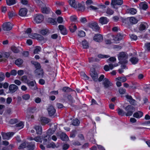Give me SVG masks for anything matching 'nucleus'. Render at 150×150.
<instances>
[{"instance_id": "nucleus-1", "label": "nucleus", "mask_w": 150, "mask_h": 150, "mask_svg": "<svg viewBox=\"0 0 150 150\" xmlns=\"http://www.w3.org/2000/svg\"><path fill=\"white\" fill-rule=\"evenodd\" d=\"M128 58V54L124 52L120 53L118 56V58L120 61L119 62L122 64L127 63Z\"/></svg>"}, {"instance_id": "nucleus-2", "label": "nucleus", "mask_w": 150, "mask_h": 150, "mask_svg": "<svg viewBox=\"0 0 150 150\" xmlns=\"http://www.w3.org/2000/svg\"><path fill=\"white\" fill-rule=\"evenodd\" d=\"M125 115L127 116H131L135 111L134 107L132 105H128L125 108Z\"/></svg>"}, {"instance_id": "nucleus-3", "label": "nucleus", "mask_w": 150, "mask_h": 150, "mask_svg": "<svg viewBox=\"0 0 150 150\" xmlns=\"http://www.w3.org/2000/svg\"><path fill=\"white\" fill-rule=\"evenodd\" d=\"M103 84L105 88L110 89L112 86V83L109 80L105 78L103 80Z\"/></svg>"}, {"instance_id": "nucleus-4", "label": "nucleus", "mask_w": 150, "mask_h": 150, "mask_svg": "<svg viewBox=\"0 0 150 150\" xmlns=\"http://www.w3.org/2000/svg\"><path fill=\"white\" fill-rule=\"evenodd\" d=\"M13 25L10 22L4 23L2 25V29L5 31H8L12 28Z\"/></svg>"}, {"instance_id": "nucleus-5", "label": "nucleus", "mask_w": 150, "mask_h": 150, "mask_svg": "<svg viewBox=\"0 0 150 150\" xmlns=\"http://www.w3.org/2000/svg\"><path fill=\"white\" fill-rule=\"evenodd\" d=\"M13 134V132L5 133L2 132L1 133V135L4 140H8Z\"/></svg>"}, {"instance_id": "nucleus-6", "label": "nucleus", "mask_w": 150, "mask_h": 150, "mask_svg": "<svg viewBox=\"0 0 150 150\" xmlns=\"http://www.w3.org/2000/svg\"><path fill=\"white\" fill-rule=\"evenodd\" d=\"M44 17L42 15H37L34 19V22L36 23H41L43 21Z\"/></svg>"}, {"instance_id": "nucleus-7", "label": "nucleus", "mask_w": 150, "mask_h": 150, "mask_svg": "<svg viewBox=\"0 0 150 150\" xmlns=\"http://www.w3.org/2000/svg\"><path fill=\"white\" fill-rule=\"evenodd\" d=\"M18 89V86L14 84H11L9 87V91L11 93H15L17 91Z\"/></svg>"}, {"instance_id": "nucleus-8", "label": "nucleus", "mask_w": 150, "mask_h": 150, "mask_svg": "<svg viewBox=\"0 0 150 150\" xmlns=\"http://www.w3.org/2000/svg\"><path fill=\"white\" fill-rule=\"evenodd\" d=\"M29 37L32 38H37L38 40H42L44 39V38L41 35L37 33H34L33 35H29Z\"/></svg>"}, {"instance_id": "nucleus-9", "label": "nucleus", "mask_w": 150, "mask_h": 150, "mask_svg": "<svg viewBox=\"0 0 150 150\" xmlns=\"http://www.w3.org/2000/svg\"><path fill=\"white\" fill-rule=\"evenodd\" d=\"M34 146V144H32L31 145H29L28 143L24 142L21 143L18 147V149H21L25 148L26 147H33Z\"/></svg>"}, {"instance_id": "nucleus-10", "label": "nucleus", "mask_w": 150, "mask_h": 150, "mask_svg": "<svg viewBox=\"0 0 150 150\" xmlns=\"http://www.w3.org/2000/svg\"><path fill=\"white\" fill-rule=\"evenodd\" d=\"M48 114L50 116H52L54 114L56 110L52 105L49 106L47 108Z\"/></svg>"}, {"instance_id": "nucleus-11", "label": "nucleus", "mask_w": 150, "mask_h": 150, "mask_svg": "<svg viewBox=\"0 0 150 150\" xmlns=\"http://www.w3.org/2000/svg\"><path fill=\"white\" fill-rule=\"evenodd\" d=\"M123 3L122 0H112L111 4L112 6L115 8V6L116 5H121Z\"/></svg>"}, {"instance_id": "nucleus-12", "label": "nucleus", "mask_w": 150, "mask_h": 150, "mask_svg": "<svg viewBox=\"0 0 150 150\" xmlns=\"http://www.w3.org/2000/svg\"><path fill=\"white\" fill-rule=\"evenodd\" d=\"M90 74L93 79L95 81H97L98 80V74L94 69H93L90 73Z\"/></svg>"}, {"instance_id": "nucleus-13", "label": "nucleus", "mask_w": 150, "mask_h": 150, "mask_svg": "<svg viewBox=\"0 0 150 150\" xmlns=\"http://www.w3.org/2000/svg\"><path fill=\"white\" fill-rule=\"evenodd\" d=\"M88 26L95 30H98L100 29V28L98 24L96 22L89 23L88 24Z\"/></svg>"}, {"instance_id": "nucleus-14", "label": "nucleus", "mask_w": 150, "mask_h": 150, "mask_svg": "<svg viewBox=\"0 0 150 150\" xmlns=\"http://www.w3.org/2000/svg\"><path fill=\"white\" fill-rule=\"evenodd\" d=\"M93 40H94L97 42H100L103 40V37L102 35L98 34L94 36Z\"/></svg>"}, {"instance_id": "nucleus-15", "label": "nucleus", "mask_w": 150, "mask_h": 150, "mask_svg": "<svg viewBox=\"0 0 150 150\" xmlns=\"http://www.w3.org/2000/svg\"><path fill=\"white\" fill-rule=\"evenodd\" d=\"M60 30L61 33L64 35L67 34V32L66 28L62 25H59L58 26Z\"/></svg>"}, {"instance_id": "nucleus-16", "label": "nucleus", "mask_w": 150, "mask_h": 150, "mask_svg": "<svg viewBox=\"0 0 150 150\" xmlns=\"http://www.w3.org/2000/svg\"><path fill=\"white\" fill-rule=\"evenodd\" d=\"M41 11L43 13L48 14L51 11L50 8L46 5L44 7H42Z\"/></svg>"}, {"instance_id": "nucleus-17", "label": "nucleus", "mask_w": 150, "mask_h": 150, "mask_svg": "<svg viewBox=\"0 0 150 150\" xmlns=\"http://www.w3.org/2000/svg\"><path fill=\"white\" fill-rule=\"evenodd\" d=\"M27 12V10L26 8H21L19 10V15L21 16H24L26 15Z\"/></svg>"}, {"instance_id": "nucleus-18", "label": "nucleus", "mask_w": 150, "mask_h": 150, "mask_svg": "<svg viewBox=\"0 0 150 150\" xmlns=\"http://www.w3.org/2000/svg\"><path fill=\"white\" fill-rule=\"evenodd\" d=\"M99 21L102 25H104L106 24L108 22L109 20L106 17H103L100 18Z\"/></svg>"}, {"instance_id": "nucleus-19", "label": "nucleus", "mask_w": 150, "mask_h": 150, "mask_svg": "<svg viewBox=\"0 0 150 150\" xmlns=\"http://www.w3.org/2000/svg\"><path fill=\"white\" fill-rule=\"evenodd\" d=\"M35 73L37 76H39V77L40 76L42 77L43 75V72L41 69H36L35 71Z\"/></svg>"}, {"instance_id": "nucleus-20", "label": "nucleus", "mask_w": 150, "mask_h": 150, "mask_svg": "<svg viewBox=\"0 0 150 150\" xmlns=\"http://www.w3.org/2000/svg\"><path fill=\"white\" fill-rule=\"evenodd\" d=\"M127 19L129 21L130 23L132 24H135L138 22V20L134 17H128Z\"/></svg>"}, {"instance_id": "nucleus-21", "label": "nucleus", "mask_w": 150, "mask_h": 150, "mask_svg": "<svg viewBox=\"0 0 150 150\" xmlns=\"http://www.w3.org/2000/svg\"><path fill=\"white\" fill-rule=\"evenodd\" d=\"M140 8L144 10H146L148 8L147 4L145 1L142 2L139 4Z\"/></svg>"}, {"instance_id": "nucleus-22", "label": "nucleus", "mask_w": 150, "mask_h": 150, "mask_svg": "<svg viewBox=\"0 0 150 150\" xmlns=\"http://www.w3.org/2000/svg\"><path fill=\"white\" fill-rule=\"evenodd\" d=\"M143 115V113L140 111H138L135 113L133 115V116L137 118H139L141 117Z\"/></svg>"}, {"instance_id": "nucleus-23", "label": "nucleus", "mask_w": 150, "mask_h": 150, "mask_svg": "<svg viewBox=\"0 0 150 150\" xmlns=\"http://www.w3.org/2000/svg\"><path fill=\"white\" fill-rule=\"evenodd\" d=\"M139 59L137 57H133L130 58L129 59L130 61L131 62L132 64H135L138 62Z\"/></svg>"}, {"instance_id": "nucleus-24", "label": "nucleus", "mask_w": 150, "mask_h": 150, "mask_svg": "<svg viewBox=\"0 0 150 150\" xmlns=\"http://www.w3.org/2000/svg\"><path fill=\"white\" fill-rule=\"evenodd\" d=\"M34 128L35 129L37 134H41L42 133V129L41 126H37L35 127Z\"/></svg>"}, {"instance_id": "nucleus-25", "label": "nucleus", "mask_w": 150, "mask_h": 150, "mask_svg": "<svg viewBox=\"0 0 150 150\" xmlns=\"http://www.w3.org/2000/svg\"><path fill=\"white\" fill-rule=\"evenodd\" d=\"M69 2L71 6L74 8H77V2H76L75 0H69Z\"/></svg>"}, {"instance_id": "nucleus-26", "label": "nucleus", "mask_w": 150, "mask_h": 150, "mask_svg": "<svg viewBox=\"0 0 150 150\" xmlns=\"http://www.w3.org/2000/svg\"><path fill=\"white\" fill-rule=\"evenodd\" d=\"M127 11L128 13H129L132 15L136 14L137 12V10L133 8L127 9Z\"/></svg>"}, {"instance_id": "nucleus-27", "label": "nucleus", "mask_w": 150, "mask_h": 150, "mask_svg": "<svg viewBox=\"0 0 150 150\" xmlns=\"http://www.w3.org/2000/svg\"><path fill=\"white\" fill-rule=\"evenodd\" d=\"M11 50L12 51L15 53H18L19 52L21 49L19 47H16L14 46L11 47Z\"/></svg>"}, {"instance_id": "nucleus-28", "label": "nucleus", "mask_w": 150, "mask_h": 150, "mask_svg": "<svg viewBox=\"0 0 150 150\" xmlns=\"http://www.w3.org/2000/svg\"><path fill=\"white\" fill-rule=\"evenodd\" d=\"M60 138L63 141H66L68 139V137L64 133H62L60 135Z\"/></svg>"}, {"instance_id": "nucleus-29", "label": "nucleus", "mask_w": 150, "mask_h": 150, "mask_svg": "<svg viewBox=\"0 0 150 150\" xmlns=\"http://www.w3.org/2000/svg\"><path fill=\"white\" fill-rule=\"evenodd\" d=\"M2 57L4 58V59H1L0 60V62H1L2 61L6 60V59H5V58H7L10 56V54L8 52H5L4 53L2 54Z\"/></svg>"}, {"instance_id": "nucleus-30", "label": "nucleus", "mask_w": 150, "mask_h": 150, "mask_svg": "<svg viewBox=\"0 0 150 150\" xmlns=\"http://www.w3.org/2000/svg\"><path fill=\"white\" fill-rule=\"evenodd\" d=\"M139 30L140 31H143L146 29V24L141 23L139 26Z\"/></svg>"}, {"instance_id": "nucleus-31", "label": "nucleus", "mask_w": 150, "mask_h": 150, "mask_svg": "<svg viewBox=\"0 0 150 150\" xmlns=\"http://www.w3.org/2000/svg\"><path fill=\"white\" fill-rule=\"evenodd\" d=\"M31 63L34 65L36 69H40L41 68V66L40 64L38 62L34 61H32Z\"/></svg>"}, {"instance_id": "nucleus-32", "label": "nucleus", "mask_w": 150, "mask_h": 150, "mask_svg": "<svg viewBox=\"0 0 150 150\" xmlns=\"http://www.w3.org/2000/svg\"><path fill=\"white\" fill-rule=\"evenodd\" d=\"M40 121L42 124L48 123L49 122V119L45 117H42L40 118Z\"/></svg>"}, {"instance_id": "nucleus-33", "label": "nucleus", "mask_w": 150, "mask_h": 150, "mask_svg": "<svg viewBox=\"0 0 150 150\" xmlns=\"http://www.w3.org/2000/svg\"><path fill=\"white\" fill-rule=\"evenodd\" d=\"M81 44L83 48L87 49L88 47V43L86 40H84L82 41Z\"/></svg>"}, {"instance_id": "nucleus-34", "label": "nucleus", "mask_w": 150, "mask_h": 150, "mask_svg": "<svg viewBox=\"0 0 150 150\" xmlns=\"http://www.w3.org/2000/svg\"><path fill=\"white\" fill-rule=\"evenodd\" d=\"M35 82L33 81H28V82L27 83L28 85L30 86L31 87L30 88L32 89L33 90H35V87L34 88H32V87H33L35 86Z\"/></svg>"}, {"instance_id": "nucleus-35", "label": "nucleus", "mask_w": 150, "mask_h": 150, "mask_svg": "<svg viewBox=\"0 0 150 150\" xmlns=\"http://www.w3.org/2000/svg\"><path fill=\"white\" fill-rule=\"evenodd\" d=\"M123 36L120 34H118L114 38V39L115 41H119L122 39Z\"/></svg>"}, {"instance_id": "nucleus-36", "label": "nucleus", "mask_w": 150, "mask_h": 150, "mask_svg": "<svg viewBox=\"0 0 150 150\" xmlns=\"http://www.w3.org/2000/svg\"><path fill=\"white\" fill-rule=\"evenodd\" d=\"M6 2L8 5L11 6L16 4V0H6Z\"/></svg>"}, {"instance_id": "nucleus-37", "label": "nucleus", "mask_w": 150, "mask_h": 150, "mask_svg": "<svg viewBox=\"0 0 150 150\" xmlns=\"http://www.w3.org/2000/svg\"><path fill=\"white\" fill-rule=\"evenodd\" d=\"M56 147L55 144L53 142L49 143L47 144H46V147L47 148H54Z\"/></svg>"}, {"instance_id": "nucleus-38", "label": "nucleus", "mask_w": 150, "mask_h": 150, "mask_svg": "<svg viewBox=\"0 0 150 150\" xmlns=\"http://www.w3.org/2000/svg\"><path fill=\"white\" fill-rule=\"evenodd\" d=\"M116 81H120L122 82H124L127 80V79L125 77H119L115 79Z\"/></svg>"}, {"instance_id": "nucleus-39", "label": "nucleus", "mask_w": 150, "mask_h": 150, "mask_svg": "<svg viewBox=\"0 0 150 150\" xmlns=\"http://www.w3.org/2000/svg\"><path fill=\"white\" fill-rule=\"evenodd\" d=\"M62 91L65 92H68L74 91L72 89L68 87H65L63 88Z\"/></svg>"}, {"instance_id": "nucleus-40", "label": "nucleus", "mask_w": 150, "mask_h": 150, "mask_svg": "<svg viewBox=\"0 0 150 150\" xmlns=\"http://www.w3.org/2000/svg\"><path fill=\"white\" fill-rule=\"evenodd\" d=\"M23 62V60L22 59H18L16 60L15 62V64L16 65L19 66L22 64Z\"/></svg>"}, {"instance_id": "nucleus-41", "label": "nucleus", "mask_w": 150, "mask_h": 150, "mask_svg": "<svg viewBox=\"0 0 150 150\" xmlns=\"http://www.w3.org/2000/svg\"><path fill=\"white\" fill-rule=\"evenodd\" d=\"M80 123L79 120L77 119H74L72 122V124L74 126H78Z\"/></svg>"}, {"instance_id": "nucleus-42", "label": "nucleus", "mask_w": 150, "mask_h": 150, "mask_svg": "<svg viewBox=\"0 0 150 150\" xmlns=\"http://www.w3.org/2000/svg\"><path fill=\"white\" fill-rule=\"evenodd\" d=\"M117 111L118 114L120 115L123 116L125 115V112L120 108H119L118 109Z\"/></svg>"}, {"instance_id": "nucleus-43", "label": "nucleus", "mask_w": 150, "mask_h": 150, "mask_svg": "<svg viewBox=\"0 0 150 150\" xmlns=\"http://www.w3.org/2000/svg\"><path fill=\"white\" fill-rule=\"evenodd\" d=\"M21 80L23 81V82L26 83H27L29 81L28 79L27 76L25 75L21 77Z\"/></svg>"}, {"instance_id": "nucleus-44", "label": "nucleus", "mask_w": 150, "mask_h": 150, "mask_svg": "<svg viewBox=\"0 0 150 150\" xmlns=\"http://www.w3.org/2000/svg\"><path fill=\"white\" fill-rule=\"evenodd\" d=\"M98 57L100 59H102L104 58H107L109 57L110 56L108 55L100 54L98 55Z\"/></svg>"}, {"instance_id": "nucleus-45", "label": "nucleus", "mask_w": 150, "mask_h": 150, "mask_svg": "<svg viewBox=\"0 0 150 150\" xmlns=\"http://www.w3.org/2000/svg\"><path fill=\"white\" fill-rule=\"evenodd\" d=\"M47 21L48 22L52 25H54L56 23V22L55 20L52 18H48Z\"/></svg>"}, {"instance_id": "nucleus-46", "label": "nucleus", "mask_w": 150, "mask_h": 150, "mask_svg": "<svg viewBox=\"0 0 150 150\" xmlns=\"http://www.w3.org/2000/svg\"><path fill=\"white\" fill-rule=\"evenodd\" d=\"M76 29L77 27L76 25H71L69 28L70 31L72 33L74 32Z\"/></svg>"}, {"instance_id": "nucleus-47", "label": "nucleus", "mask_w": 150, "mask_h": 150, "mask_svg": "<svg viewBox=\"0 0 150 150\" xmlns=\"http://www.w3.org/2000/svg\"><path fill=\"white\" fill-rule=\"evenodd\" d=\"M81 75L83 79L85 80H88L89 77L84 72H81Z\"/></svg>"}, {"instance_id": "nucleus-48", "label": "nucleus", "mask_w": 150, "mask_h": 150, "mask_svg": "<svg viewBox=\"0 0 150 150\" xmlns=\"http://www.w3.org/2000/svg\"><path fill=\"white\" fill-rule=\"evenodd\" d=\"M42 137L44 139V141L45 142L50 140L51 139L50 136L49 135L43 136Z\"/></svg>"}, {"instance_id": "nucleus-49", "label": "nucleus", "mask_w": 150, "mask_h": 150, "mask_svg": "<svg viewBox=\"0 0 150 150\" xmlns=\"http://www.w3.org/2000/svg\"><path fill=\"white\" fill-rule=\"evenodd\" d=\"M16 13L13 11L9 12L8 15L9 18H11L16 15Z\"/></svg>"}, {"instance_id": "nucleus-50", "label": "nucleus", "mask_w": 150, "mask_h": 150, "mask_svg": "<svg viewBox=\"0 0 150 150\" xmlns=\"http://www.w3.org/2000/svg\"><path fill=\"white\" fill-rule=\"evenodd\" d=\"M114 13V11L110 8H108L107 9L106 11V13L107 14L109 15H112Z\"/></svg>"}, {"instance_id": "nucleus-51", "label": "nucleus", "mask_w": 150, "mask_h": 150, "mask_svg": "<svg viewBox=\"0 0 150 150\" xmlns=\"http://www.w3.org/2000/svg\"><path fill=\"white\" fill-rule=\"evenodd\" d=\"M86 4L87 6V8H88V6L93 4V2L91 0H87L86 1Z\"/></svg>"}, {"instance_id": "nucleus-52", "label": "nucleus", "mask_w": 150, "mask_h": 150, "mask_svg": "<svg viewBox=\"0 0 150 150\" xmlns=\"http://www.w3.org/2000/svg\"><path fill=\"white\" fill-rule=\"evenodd\" d=\"M30 96L28 94H25L22 96V98L24 100H28L30 98Z\"/></svg>"}, {"instance_id": "nucleus-53", "label": "nucleus", "mask_w": 150, "mask_h": 150, "mask_svg": "<svg viewBox=\"0 0 150 150\" xmlns=\"http://www.w3.org/2000/svg\"><path fill=\"white\" fill-rule=\"evenodd\" d=\"M41 48L39 46L37 47H35L34 51V54H37L40 51Z\"/></svg>"}, {"instance_id": "nucleus-54", "label": "nucleus", "mask_w": 150, "mask_h": 150, "mask_svg": "<svg viewBox=\"0 0 150 150\" xmlns=\"http://www.w3.org/2000/svg\"><path fill=\"white\" fill-rule=\"evenodd\" d=\"M16 125L17 127L20 128L18 129H21L23 128V127L24 126L23 123L22 122H19L18 124H16Z\"/></svg>"}, {"instance_id": "nucleus-55", "label": "nucleus", "mask_w": 150, "mask_h": 150, "mask_svg": "<svg viewBox=\"0 0 150 150\" xmlns=\"http://www.w3.org/2000/svg\"><path fill=\"white\" fill-rule=\"evenodd\" d=\"M78 35L80 37H83L85 35V33L84 32L81 30L79 32Z\"/></svg>"}, {"instance_id": "nucleus-56", "label": "nucleus", "mask_w": 150, "mask_h": 150, "mask_svg": "<svg viewBox=\"0 0 150 150\" xmlns=\"http://www.w3.org/2000/svg\"><path fill=\"white\" fill-rule=\"evenodd\" d=\"M34 140L37 142H42V139L40 137H36L34 138Z\"/></svg>"}, {"instance_id": "nucleus-57", "label": "nucleus", "mask_w": 150, "mask_h": 150, "mask_svg": "<svg viewBox=\"0 0 150 150\" xmlns=\"http://www.w3.org/2000/svg\"><path fill=\"white\" fill-rule=\"evenodd\" d=\"M54 132V130H52L51 129H49L47 132V135L50 136L52 134H53Z\"/></svg>"}, {"instance_id": "nucleus-58", "label": "nucleus", "mask_w": 150, "mask_h": 150, "mask_svg": "<svg viewBox=\"0 0 150 150\" xmlns=\"http://www.w3.org/2000/svg\"><path fill=\"white\" fill-rule=\"evenodd\" d=\"M119 92L121 94H124L126 92V90L123 88H121L119 89Z\"/></svg>"}, {"instance_id": "nucleus-59", "label": "nucleus", "mask_w": 150, "mask_h": 150, "mask_svg": "<svg viewBox=\"0 0 150 150\" xmlns=\"http://www.w3.org/2000/svg\"><path fill=\"white\" fill-rule=\"evenodd\" d=\"M89 62H97L99 61L98 59H95L93 57H91L88 58Z\"/></svg>"}, {"instance_id": "nucleus-60", "label": "nucleus", "mask_w": 150, "mask_h": 150, "mask_svg": "<svg viewBox=\"0 0 150 150\" xmlns=\"http://www.w3.org/2000/svg\"><path fill=\"white\" fill-rule=\"evenodd\" d=\"M5 78L4 74L2 72L0 73V82L2 81Z\"/></svg>"}, {"instance_id": "nucleus-61", "label": "nucleus", "mask_w": 150, "mask_h": 150, "mask_svg": "<svg viewBox=\"0 0 150 150\" xmlns=\"http://www.w3.org/2000/svg\"><path fill=\"white\" fill-rule=\"evenodd\" d=\"M130 38L131 39H133L134 40H136L137 39V36L134 34H131L129 35Z\"/></svg>"}, {"instance_id": "nucleus-62", "label": "nucleus", "mask_w": 150, "mask_h": 150, "mask_svg": "<svg viewBox=\"0 0 150 150\" xmlns=\"http://www.w3.org/2000/svg\"><path fill=\"white\" fill-rule=\"evenodd\" d=\"M70 19L71 21L75 22L76 21L77 17L75 16H71L70 17Z\"/></svg>"}, {"instance_id": "nucleus-63", "label": "nucleus", "mask_w": 150, "mask_h": 150, "mask_svg": "<svg viewBox=\"0 0 150 150\" xmlns=\"http://www.w3.org/2000/svg\"><path fill=\"white\" fill-rule=\"evenodd\" d=\"M57 21L59 23H61L63 21V18L62 17L59 16L57 18Z\"/></svg>"}, {"instance_id": "nucleus-64", "label": "nucleus", "mask_w": 150, "mask_h": 150, "mask_svg": "<svg viewBox=\"0 0 150 150\" xmlns=\"http://www.w3.org/2000/svg\"><path fill=\"white\" fill-rule=\"evenodd\" d=\"M87 8L88 9H89L90 10H96L98 9V8L97 7L95 6H93L92 5L89 6H88Z\"/></svg>"}]
</instances>
